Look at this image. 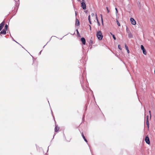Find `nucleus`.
Returning a JSON list of instances; mask_svg holds the SVG:
<instances>
[{"label":"nucleus","mask_w":155,"mask_h":155,"mask_svg":"<svg viewBox=\"0 0 155 155\" xmlns=\"http://www.w3.org/2000/svg\"><path fill=\"white\" fill-rule=\"evenodd\" d=\"M96 36L99 40H101L102 39L103 35L101 31H98L97 32Z\"/></svg>","instance_id":"obj_1"},{"label":"nucleus","mask_w":155,"mask_h":155,"mask_svg":"<svg viewBox=\"0 0 155 155\" xmlns=\"http://www.w3.org/2000/svg\"><path fill=\"white\" fill-rule=\"evenodd\" d=\"M127 32L128 33V37L129 38H131L133 37V35L131 33V32L128 30L126 29Z\"/></svg>","instance_id":"obj_2"},{"label":"nucleus","mask_w":155,"mask_h":155,"mask_svg":"<svg viewBox=\"0 0 155 155\" xmlns=\"http://www.w3.org/2000/svg\"><path fill=\"white\" fill-rule=\"evenodd\" d=\"M141 48L142 50L143 54L145 55H146L147 54V52L146 51V50L145 49L144 47L142 45H141Z\"/></svg>","instance_id":"obj_3"},{"label":"nucleus","mask_w":155,"mask_h":155,"mask_svg":"<svg viewBox=\"0 0 155 155\" xmlns=\"http://www.w3.org/2000/svg\"><path fill=\"white\" fill-rule=\"evenodd\" d=\"M130 21L132 24L133 25H135L136 24V22L135 20L133 18H130Z\"/></svg>","instance_id":"obj_4"},{"label":"nucleus","mask_w":155,"mask_h":155,"mask_svg":"<svg viewBox=\"0 0 155 155\" xmlns=\"http://www.w3.org/2000/svg\"><path fill=\"white\" fill-rule=\"evenodd\" d=\"M145 141L146 143L149 144L150 143V140L149 138L147 136L146 137L145 139Z\"/></svg>","instance_id":"obj_5"},{"label":"nucleus","mask_w":155,"mask_h":155,"mask_svg":"<svg viewBox=\"0 0 155 155\" xmlns=\"http://www.w3.org/2000/svg\"><path fill=\"white\" fill-rule=\"evenodd\" d=\"M81 7L84 9H86V6L85 3L84 2H82L81 3Z\"/></svg>","instance_id":"obj_6"},{"label":"nucleus","mask_w":155,"mask_h":155,"mask_svg":"<svg viewBox=\"0 0 155 155\" xmlns=\"http://www.w3.org/2000/svg\"><path fill=\"white\" fill-rule=\"evenodd\" d=\"M4 24L5 23L4 21H3L0 24V31H1L3 28L4 25Z\"/></svg>","instance_id":"obj_7"},{"label":"nucleus","mask_w":155,"mask_h":155,"mask_svg":"<svg viewBox=\"0 0 155 155\" xmlns=\"http://www.w3.org/2000/svg\"><path fill=\"white\" fill-rule=\"evenodd\" d=\"M6 30L5 29H3L0 32V34L3 35H5L6 33Z\"/></svg>","instance_id":"obj_8"},{"label":"nucleus","mask_w":155,"mask_h":155,"mask_svg":"<svg viewBox=\"0 0 155 155\" xmlns=\"http://www.w3.org/2000/svg\"><path fill=\"white\" fill-rule=\"evenodd\" d=\"M80 23L79 21V20L76 18V22H75V25L76 26H78L79 25Z\"/></svg>","instance_id":"obj_9"},{"label":"nucleus","mask_w":155,"mask_h":155,"mask_svg":"<svg viewBox=\"0 0 155 155\" xmlns=\"http://www.w3.org/2000/svg\"><path fill=\"white\" fill-rule=\"evenodd\" d=\"M81 41H82V43L84 45H85V38H81Z\"/></svg>","instance_id":"obj_10"},{"label":"nucleus","mask_w":155,"mask_h":155,"mask_svg":"<svg viewBox=\"0 0 155 155\" xmlns=\"http://www.w3.org/2000/svg\"><path fill=\"white\" fill-rule=\"evenodd\" d=\"M59 129V128L57 126H56L54 129L55 131L57 132L58 130Z\"/></svg>","instance_id":"obj_11"},{"label":"nucleus","mask_w":155,"mask_h":155,"mask_svg":"<svg viewBox=\"0 0 155 155\" xmlns=\"http://www.w3.org/2000/svg\"><path fill=\"white\" fill-rule=\"evenodd\" d=\"M95 18H96V20H97V24H98V25L99 26H100V23L99 22V21H98V20L97 19V14L96 15Z\"/></svg>","instance_id":"obj_12"},{"label":"nucleus","mask_w":155,"mask_h":155,"mask_svg":"<svg viewBox=\"0 0 155 155\" xmlns=\"http://www.w3.org/2000/svg\"><path fill=\"white\" fill-rule=\"evenodd\" d=\"M125 47L126 49L127 50V53H129V52H130V51H129V50L128 47H127V46L126 45H125Z\"/></svg>","instance_id":"obj_13"},{"label":"nucleus","mask_w":155,"mask_h":155,"mask_svg":"<svg viewBox=\"0 0 155 155\" xmlns=\"http://www.w3.org/2000/svg\"><path fill=\"white\" fill-rule=\"evenodd\" d=\"M82 136L83 138L84 139V140L85 141H86V142H87V140L85 138V137L84 136V134H83V133H82Z\"/></svg>","instance_id":"obj_14"},{"label":"nucleus","mask_w":155,"mask_h":155,"mask_svg":"<svg viewBox=\"0 0 155 155\" xmlns=\"http://www.w3.org/2000/svg\"><path fill=\"white\" fill-rule=\"evenodd\" d=\"M8 28V25L7 24H6L5 26V29L6 30H7Z\"/></svg>","instance_id":"obj_15"},{"label":"nucleus","mask_w":155,"mask_h":155,"mask_svg":"<svg viewBox=\"0 0 155 155\" xmlns=\"http://www.w3.org/2000/svg\"><path fill=\"white\" fill-rule=\"evenodd\" d=\"M90 17H91V15H89L88 20H89V22L90 23V24H91V19H90Z\"/></svg>","instance_id":"obj_16"},{"label":"nucleus","mask_w":155,"mask_h":155,"mask_svg":"<svg viewBox=\"0 0 155 155\" xmlns=\"http://www.w3.org/2000/svg\"><path fill=\"white\" fill-rule=\"evenodd\" d=\"M91 16L92 18H95L94 16V14L93 13H92L91 14Z\"/></svg>","instance_id":"obj_17"},{"label":"nucleus","mask_w":155,"mask_h":155,"mask_svg":"<svg viewBox=\"0 0 155 155\" xmlns=\"http://www.w3.org/2000/svg\"><path fill=\"white\" fill-rule=\"evenodd\" d=\"M116 22L118 25L119 26H120V25L117 20Z\"/></svg>","instance_id":"obj_18"},{"label":"nucleus","mask_w":155,"mask_h":155,"mask_svg":"<svg viewBox=\"0 0 155 155\" xmlns=\"http://www.w3.org/2000/svg\"><path fill=\"white\" fill-rule=\"evenodd\" d=\"M101 20L102 23V25H103V18H102V15H101Z\"/></svg>","instance_id":"obj_19"},{"label":"nucleus","mask_w":155,"mask_h":155,"mask_svg":"<svg viewBox=\"0 0 155 155\" xmlns=\"http://www.w3.org/2000/svg\"><path fill=\"white\" fill-rule=\"evenodd\" d=\"M118 48L120 50H121V48L120 46V45H118Z\"/></svg>","instance_id":"obj_20"},{"label":"nucleus","mask_w":155,"mask_h":155,"mask_svg":"<svg viewBox=\"0 0 155 155\" xmlns=\"http://www.w3.org/2000/svg\"><path fill=\"white\" fill-rule=\"evenodd\" d=\"M148 118H147V126L148 127H149V124L148 121Z\"/></svg>","instance_id":"obj_21"},{"label":"nucleus","mask_w":155,"mask_h":155,"mask_svg":"<svg viewBox=\"0 0 155 155\" xmlns=\"http://www.w3.org/2000/svg\"><path fill=\"white\" fill-rule=\"evenodd\" d=\"M112 36L113 38L114 39V40H116V38L115 37L114 35H112Z\"/></svg>","instance_id":"obj_22"},{"label":"nucleus","mask_w":155,"mask_h":155,"mask_svg":"<svg viewBox=\"0 0 155 155\" xmlns=\"http://www.w3.org/2000/svg\"><path fill=\"white\" fill-rule=\"evenodd\" d=\"M115 10L116 11V13L117 14L118 12V11H117V9L116 8H115Z\"/></svg>","instance_id":"obj_23"},{"label":"nucleus","mask_w":155,"mask_h":155,"mask_svg":"<svg viewBox=\"0 0 155 155\" xmlns=\"http://www.w3.org/2000/svg\"><path fill=\"white\" fill-rule=\"evenodd\" d=\"M106 8H107V13H108L109 12V11L108 9V8L107 7Z\"/></svg>","instance_id":"obj_24"},{"label":"nucleus","mask_w":155,"mask_h":155,"mask_svg":"<svg viewBox=\"0 0 155 155\" xmlns=\"http://www.w3.org/2000/svg\"><path fill=\"white\" fill-rule=\"evenodd\" d=\"M75 15H76V16L77 15V12L76 11H75Z\"/></svg>","instance_id":"obj_25"},{"label":"nucleus","mask_w":155,"mask_h":155,"mask_svg":"<svg viewBox=\"0 0 155 155\" xmlns=\"http://www.w3.org/2000/svg\"><path fill=\"white\" fill-rule=\"evenodd\" d=\"M89 26L90 27V29H91V26L90 25H89Z\"/></svg>","instance_id":"obj_26"},{"label":"nucleus","mask_w":155,"mask_h":155,"mask_svg":"<svg viewBox=\"0 0 155 155\" xmlns=\"http://www.w3.org/2000/svg\"><path fill=\"white\" fill-rule=\"evenodd\" d=\"M110 34L112 36V35H113L111 33H110Z\"/></svg>","instance_id":"obj_27"},{"label":"nucleus","mask_w":155,"mask_h":155,"mask_svg":"<svg viewBox=\"0 0 155 155\" xmlns=\"http://www.w3.org/2000/svg\"><path fill=\"white\" fill-rule=\"evenodd\" d=\"M41 51L40 52V53H39L40 54H41Z\"/></svg>","instance_id":"obj_28"},{"label":"nucleus","mask_w":155,"mask_h":155,"mask_svg":"<svg viewBox=\"0 0 155 155\" xmlns=\"http://www.w3.org/2000/svg\"><path fill=\"white\" fill-rule=\"evenodd\" d=\"M154 74H155V70H154Z\"/></svg>","instance_id":"obj_29"},{"label":"nucleus","mask_w":155,"mask_h":155,"mask_svg":"<svg viewBox=\"0 0 155 155\" xmlns=\"http://www.w3.org/2000/svg\"><path fill=\"white\" fill-rule=\"evenodd\" d=\"M149 112L150 113V111Z\"/></svg>","instance_id":"obj_30"},{"label":"nucleus","mask_w":155,"mask_h":155,"mask_svg":"<svg viewBox=\"0 0 155 155\" xmlns=\"http://www.w3.org/2000/svg\"><path fill=\"white\" fill-rule=\"evenodd\" d=\"M77 31L78 32V30H77Z\"/></svg>","instance_id":"obj_31"}]
</instances>
